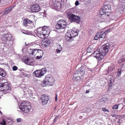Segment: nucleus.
<instances>
[{
  "instance_id": "1",
  "label": "nucleus",
  "mask_w": 125,
  "mask_h": 125,
  "mask_svg": "<svg viewBox=\"0 0 125 125\" xmlns=\"http://www.w3.org/2000/svg\"><path fill=\"white\" fill-rule=\"evenodd\" d=\"M51 32L49 28L46 26L42 27V29H37L35 32L36 35L41 39H45L48 37Z\"/></svg>"
},
{
  "instance_id": "2",
  "label": "nucleus",
  "mask_w": 125,
  "mask_h": 125,
  "mask_svg": "<svg viewBox=\"0 0 125 125\" xmlns=\"http://www.w3.org/2000/svg\"><path fill=\"white\" fill-rule=\"evenodd\" d=\"M79 31L76 28H74L71 31H68L65 36V38L68 42H70L73 41V38L77 36L78 34Z\"/></svg>"
},
{
  "instance_id": "3",
  "label": "nucleus",
  "mask_w": 125,
  "mask_h": 125,
  "mask_svg": "<svg viewBox=\"0 0 125 125\" xmlns=\"http://www.w3.org/2000/svg\"><path fill=\"white\" fill-rule=\"evenodd\" d=\"M84 73L82 68L79 69L74 73L73 80L76 82H79L83 79Z\"/></svg>"
},
{
  "instance_id": "4",
  "label": "nucleus",
  "mask_w": 125,
  "mask_h": 125,
  "mask_svg": "<svg viewBox=\"0 0 125 125\" xmlns=\"http://www.w3.org/2000/svg\"><path fill=\"white\" fill-rule=\"evenodd\" d=\"M111 11V7L110 5H105L103 8H101L99 11V16L101 17L102 18L105 15L108 16L109 15L107 13H110Z\"/></svg>"
},
{
  "instance_id": "5",
  "label": "nucleus",
  "mask_w": 125,
  "mask_h": 125,
  "mask_svg": "<svg viewBox=\"0 0 125 125\" xmlns=\"http://www.w3.org/2000/svg\"><path fill=\"white\" fill-rule=\"evenodd\" d=\"M19 108L22 112L24 113H27L29 112L31 108V105L29 102H23L21 103Z\"/></svg>"
},
{
  "instance_id": "6",
  "label": "nucleus",
  "mask_w": 125,
  "mask_h": 125,
  "mask_svg": "<svg viewBox=\"0 0 125 125\" xmlns=\"http://www.w3.org/2000/svg\"><path fill=\"white\" fill-rule=\"evenodd\" d=\"M54 80L53 77L50 75H48L46 77L42 83L43 86H52L54 83Z\"/></svg>"
},
{
  "instance_id": "7",
  "label": "nucleus",
  "mask_w": 125,
  "mask_h": 125,
  "mask_svg": "<svg viewBox=\"0 0 125 125\" xmlns=\"http://www.w3.org/2000/svg\"><path fill=\"white\" fill-rule=\"evenodd\" d=\"M0 88V91L4 92L5 93H9L11 89L10 84L7 82L1 83Z\"/></svg>"
},
{
  "instance_id": "8",
  "label": "nucleus",
  "mask_w": 125,
  "mask_h": 125,
  "mask_svg": "<svg viewBox=\"0 0 125 125\" xmlns=\"http://www.w3.org/2000/svg\"><path fill=\"white\" fill-rule=\"evenodd\" d=\"M66 26V21L64 20H60L57 21L56 27L57 29H65Z\"/></svg>"
},
{
  "instance_id": "9",
  "label": "nucleus",
  "mask_w": 125,
  "mask_h": 125,
  "mask_svg": "<svg viewBox=\"0 0 125 125\" xmlns=\"http://www.w3.org/2000/svg\"><path fill=\"white\" fill-rule=\"evenodd\" d=\"M46 72L45 70L42 69L41 70H37L33 73V75L36 77L39 78L44 75Z\"/></svg>"
},
{
  "instance_id": "10",
  "label": "nucleus",
  "mask_w": 125,
  "mask_h": 125,
  "mask_svg": "<svg viewBox=\"0 0 125 125\" xmlns=\"http://www.w3.org/2000/svg\"><path fill=\"white\" fill-rule=\"evenodd\" d=\"M49 97L47 95L44 94L41 96L40 99L41 103L42 105H46L49 100Z\"/></svg>"
},
{
  "instance_id": "11",
  "label": "nucleus",
  "mask_w": 125,
  "mask_h": 125,
  "mask_svg": "<svg viewBox=\"0 0 125 125\" xmlns=\"http://www.w3.org/2000/svg\"><path fill=\"white\" fill-rule=\"evenodd\" d=\"M95 53V57L99 61H101L104 58V55H105V54L103 52V54H102L100 52L98 51L96 52Z\"/></svg>"
},
{
  "instance_id": "12",
  "label": "nucleus",
  "mask_w": 125,
  "mask_h": 125,
  "mask_svg": "<svg viewBox=\"0 0 125 125\" xmlns=\"http://www.w3.org/2000/svg\"><path fill=\"white\" fill-rule=\"evenodd\" d=\"M39 49H30L28 50V52L30 55H33L36 57L37 54L38 52Z\"/></svg>"
},
{
  "instance_id": "13",
  "label": "nucleus",
  "mask_w": 125,
  "mask_h": 125,
  "mask_svg": "<svg viewBox=\"0 0 125 125\" xmlns=\"http://www.w3.org/2000/svg\"><path fill=\"white\" fill-rule=\"evenodd\" d=\"M110 44L108 43H107L103 45L102 47L103 49L104 50L103 52H103L105 54L108 52L110 49Z\"/></svg>"
},
{
  "instance_id": "14",
  "label": "nucleus",
  "mask_w": 125,
  "mask_h": 125,
  "mask_svg": "<svg viewBox=\"0 0 125 125\" xmlns=\"http://www.w3.org/2000/svg\"><path fill=\"white\" fill-rule=\"evenodd\" d=\"M33 59L32 58H23L22 59V61L26 64L31 65V64H32L33 62Z\"/></svg>"
},
{
  "instance_id": "15",
  "label": "nucleus",
  "mask_w": 125,
  "mask_h": 125,
  "mask_svg": "<svg viewBox=\"0 0 125 125\" xmlns=\"http://www.w3.org/2000/svg\"><path fill=\"white\" fill-rule=\"evenodd\" d=\"M124 10V8L121 5H119L117 6L116 11L117 13L122 14L123 13Z\"/></svg>"
},
{
  "instance_id": "16",
  "label": "nucleus",
  "mask_w": 125,
  "mask_h": 125,
  "mask_svg": "<svg viewBox=\"0 0 125 125\" xmlns=\"http://www.w3.org/2000/svg\"><path fill=\"white\" fill-rule=\"evenodd\" d=\"M31 8L33 12H36L40 10V6L38 4L33 5L31 6Z\"/></svg>"
},
{
  "instance_id": "17",
  "label": "nucleus",
  "mask_w": 125,
  "mask_h": 125,
  "mask_svg": "<svg viewBox=\"0 0 125 125\" xmlns=\"http://www.w3.org/2000/svg\"><path fill=\"white\" fill-rule=\"evenodd\" d=\"M32 23V21L30 20L28 18L24 19L23 21V24L24 26L26 27L28 25V24H31Z\"/></svg>"
},
{
  "instance_id": "18",
  "label": "nucleus",
  "mask_w": 125,
  "mask_h": 125,
  "mask_svg": "<svg viewBox=\"0 0 125 125\" xmlns=\"http://www.w3.org/2000/svg\"><path fill=\"white\" fill-rule=\"evenodd\" d=\"M43 53V52L42 50L39 49L36 56L37 59H39L41 58L42 56Z\"/></svg>"
},
{
  "instance_id": "19",
  "label": "nucleus",
  "mask_w": 125,
  "mask_h": 125,
  "mask_svg": "<svg viewBox=\"0 0 125 125\" xmlns=\"http://www.w3.org/2000/svg\"><path fill=\"white\" fill-rule=\"evenodd\" d=\"M6 75V73L3 69L0 68V79H2L5 77Z\"/></svg>"
},
{
  "instance_id": "20",
  "label": "nucleus",
  "mask_w": 125,
  "mask_h": 125,
  "mask_svg": "<svg viewBox=\"0 0 125 125\" xmlns=\"http://www.w3.org/2000/svg\"><path fill=\"white\" fill-rule=\"evenodd\" d=\"M114 69L115 68L113 65H110L108 67V70H106V71H104V74L107 75Z\"/></svg>"
},
{
  "instance_id": "21",
  "label": "nucleus",
  "mask_w": 125,
  "mask_h": 125,
  "mask_svg": "<svg viewBox=\"0 0 125 125\" xmlns=\"http://www.w3.org/2000/svg\"><path fill=\"white\" fill-rule=\"evenodd\" d=\"M4 38L5 41L6 42L11 41L12 40V36L10 34H5L4 36Z\"/></svg>"
},
{
  "instance_id": "22",
  "label": "nucleus",
  "mask_w": 125,
  "mask_h": 125,
  "mask_svg": "<svg viewBox=\"0 0 125 125\" xmlns=\"http://www.w3.org/2000/svg\"><path fill=\"white\" fill-rule=\"evenodd\" d=\"M42 43V46L46 47L49 45L51 42L49 40H45L43 41Z\"/></svg>"
},
{
  "instance_id": "23",
  "label": "nucleus",
  "mask_w": 125,
  "mask_h": 125,
  "mask_svg": "<svg viewBox=\"0 0 125 125\" xmlns=\"http://www.w3.org/2000/svg\"><path fill=\"white\" fill-rule=\"evenodd\" d=\"M68 16L69 19L72 21V20H74V18H76L77 17V16L72 13L69 14L68 15Z\"/></svg>"
},
{
  "instance_id": "24",
  "label": "nucleus",
  "mask_w": 125,
  "mask_h": 125,
  "mask_svg": "<svg viewBox=\"0 0 125 125\" xmlns=\"http://www.w3.org/2000/svg\"><path fill=\"white\" fill-rule=\"evenodd\" d=\"M52 2L54 6L57 7L60 4V1L59 0H52Z\"/></svg>"
},
{
  "instance_id": "25",
  "label": "nucleus",
  "mask_w": 125,
  "mask_h": 125,
  "mask_svg": "<svg viewBox=\"0 0 125 125\" xmlns=\"http://www.w3.org/2000/svg\"><path fill=\"white\" fill-rule=\"evenodd\" d=\"M73 19L74 20H72V21L78 23H79L80 21V18L78 16H77V18H74Z\"/></svg>"
},
{
  "instance_id": "26",
  "label": "nucleus",
  "mask_w": 125,
  "mask_h": 125,
  "mask_svg": "<svg viewBox=\"0 0 125 125\" xmlns=\"http://www.w3.org/2000/svg\"><path fill=\"white\" fill-rule=\"evenodd\" d=\"M12 10L11 8H7L5 10V12L3 13L4 15H6L8 14Z\"/></svg>"
},
{
  "instance_id": "27",
  "label": "nucleus",
  "mask_w": 125,
  "mask_h": 125,
  "mask_svg": "<svg viewBox=\"0 0 125 125\" xmlns=\"http://www.w3.org/2000/svg\"><path fill=\"white\" fill-rule=\"evenodd\" d=\"M109 30H107L105 31L104 32L102 33L101 35L100 38H104L105 37L106 34H107L108 32V31Z\"/></svg>"
},
{
  "instance_id": "28",
  "label": "nucleus",
  "mask_w": 125,
  "mask_h": 125,
  "mask_svg": "<svg viewBox=\"0 0 125 125\" xmlns=\"http://www.w3.org/2000/svg\"><path fill=\"white\" fill-rule=\"evenodd\" d=\"M121 71L122 68H120L118 69L117 73V76H116L117 77H118L120 76Z\"/></svg>"
},
{
  "instance_id": "29",
  "label": "nucleus",
  "mask_w": 125,
  "mask_h": 125,
  "mask_svg": "<svg viewBox=\"0 0 125 125\" xmlns=\"http://www.w3.org/2000/svg\"><path fill=\"white\" fill-rule=\"evenodd\" d=\"M57 49H56V52L58 53H59L62 49V47L60 45H58Z\"/></svg>"
},
{
  "instance_id": "30",
  "label": "nucleus",
  "mask_w": 125,
  "mask_h": 125,
  "mask_svg": "<svg viewBox=\"0 0 125 125\" xmlns=\"http://www.w3.org/2000/svg\"><path fill=\"white\" fill-rule=\"evenodd\" d=\"M119 104H115L114 105L112 108V109H118V106Z\"/></svg>"
},
{
  "instance_id": "31",
  "label": "nucleus",
  "mask_w": 125,
  "mask_h": 125,
  "mask_svg": "<svg viewBox=\"0 0 125 125\" xmlns=\"http://www.w3.org/2000/svg\"><path fill=\"white\" fill-rule=\"evenodd\" d=\"M0 124L2 125H6V121L4 119H3L2 120V121L1 122Z\"/></svg>"
},
{
  "instance_id": "32",
  "label": "nucleus",
  "mask_w": 125,
  "mask_h": 125,
  "mask_svg": "<svg viewBox=\"0 0 125 125\" xmlns=\"http://www.w3.org/2000/svg\"><path fill=\"white\" fill-rule=\"evenodd\" d=\"M102 33L100 32H98L96 35L99 38H100L101 35Z\"/></svg>"
},
{
  "instance_id": "33",
  "label": "nucleus",
  "mask_w": 125,
  "mask_h": 125,
  "mask_svg": "<svg viewBox=\"0 0 125 125\" xmlns=\"http://www.w3.org/2000/svg\"><path fill=\"white\" fill-rule=\"evenodd\" d=\"M102 110L104 112H109V111L107 109L103 107L102 108Z\"/></svg>"
},
{
  "instance_id": "34",
  "label": "nucleus",
  "mask_w": 125,
  "mask_h": 125,
  "mask_svg": "<svg viewBox=\"0 0 125 125\" xmlns=\"http://www.w3.org/2000/svg\"><path fill=\"white\" fill-rule=\"evenodd\" d=\"M12 69L13 71H16L18 69V67L16 66H14L13 67Z\"/></svg>"
},
{
  "instance_id": "35",
  "label": "nucleus",
  "mask_w": 125,
  "mask_h": 125,
  "mask_svg": "<svg viewBox=\"0 0 125 125\" xmlns=\"http://www.w3.org/2000/svg\"><path fill=\"white\" fill-rule=\"evenodd\" d=\"M108 86L109 87H111L112 86V84L111 81H110V82L108 84Z\"/></svg>"
},
{
  "instance_id": "36",
  "label": "nucleus",
  "mask_w": 125,
  "mask_h": 125,
  "mask_svg": "<svg viewBox=\"0 0 125 125\" xmlns=\"http://www.w3.org/2000/svg\"><path fill=\"white\" fill-rule=\"evenodd\" d=\"M119 3H123L125 2V0H119Z\"/></svg>"
},
{
  "instance_id": "37",
  "label": "nucleus",
  "mask_w": 125,
  "mask_h": 125,
  "mask_svg": "<svg viewBox=\"0 0 125 125\" xmlns=\"http://www.w3.org/2000/svg\"><path fill=\"white\" fill-rule=\"evenodd\" d=\"M121 101L123 102V104L125 103V97L123 98H122L121 99Z\"/></svg>"
},
{
  "instance_id": "38",
  "label": "nucleus",
  "mask_w": 125,
  "mask_h": 125,
  "mask_svg": "<svg viewBox=\"0 0 125 125\" xmlns=\"http://www.w3.org/2000/svg\"><path fill=\"white\" fill-rule=\"evenodd\" d=\"M75 5L76 6H78L79 4V3L78 1H76L75 3Z\"/></svg>"
},
{
  "instance_id": "39",
  "label": "nucleus",
  "mask_w": 125,
  "mask_h": 125,
  "mask_svg": "<svg viewBox=\"0 0 125 125\" xmlns=\"http://www.w3.org/2000/svg\"><path fill=\"white\" fill-rule=\"evenodd\" d=\"M17 122H20L21 121V119L20 118H17Z\"/></svg>"
},
{
  "instance_id": "40",
  "label": "nucleus",
  "mask_w": 125,
  "mask_h": 125,
  "mask_svg": "<svg viewBox=\"0 0 125 125\" xmlns=\"http://www.w3.org/2000/svg\"><path fill=\"white\" fill-rule=\"evenodd\" d=\"M55 101L56 102L57 100V95L56 94L55 95Z\"/></svg>"
},
{
  "instance_id": "41",
  "label": "nucleus",
  "mask_w": 125,
  "mask_h": 125,
  "mask_svg": "<svg viewBox=\"0 0 125 125\" xmlns=\"http://www.w3.org/2000/svg\"><path fill=\"white\" fill-rule=\"evenodd\" d=\"M98 38H99L96 35L94 37V39L95 40H97L98 39Z\"/></svg>"
},
{
  "instance_id": "42",
  "label": "nucleus",
  "mask_w": 125,
  "mask_h": 125,
  "mask_svg": "<svg viewBox=\"0 0 125 125\" xmlns=\"http://www.w3.org/2000/svg\"><path fill=\"white\" fill-rule=\"evenodd\" d=\"M89 90H86V92H85V94H86L88 93H89Z\"/></svg>"
},
{
  "instance_id": "43",
  "label": "nucleus",
  "mask_w": 125,
  "mask_h": 125,
  "mask_svg": "<svg viewBox=\"0 0 125 125\" xmlns=\"http://www.w3.org/2000/svg\"><path fill=\"white\" fill-rule=\"evenodd\" d=\"M30 74H27L26 75V76L28 77H29L30 76Z\"/></svg>"
},
{
  "instance_id": "44",
  "label": "nucleus",
  "mask_w": 125,
  "mask_h": 125,
  "mask_svg": "<svg viewBox=\"0 0 125 125\" xmlns=\"http://www.w3.org/2000/svg\"><path fill=\"white\" fill-rule=\"evenodd\" d=\"M89 1V0H84L83 1L84 2H88Z\"/></svg>"
},
{
  "instance_id": "45",
  "label": "nucleus",
  "mask_w": 125,
  "mask_h": 125,
  "mask_svg": "<svg viewBox=\"0 0 125 125\" xmlns=\"http://www.w3.org/2000/svg\"><path fill=\"white\" fill-rule=\"evenodd\" d=\"M91 48H90V47H89L88 48V49H87V51H89V49H90Z\"/></svg>"
},
{
  "instance_id": "46",
  "label": "nucleus",
  "mask_w": 125,
  "mask_h": 125,
  "mask_svg": "<svg viewBox=\"0 0 125 125\" xmlns=\"http://www.w3.org/2000/svg\"><path fill=\"white\" fill-rule=\"evenodd\" d=\"M115 115H113L112 116V117H114L115 116Z\"/></svg>"
},
{
  "instance_id": "47",
  "label": "nucleus",
  "mask_w": 125,
  "mask_h": 125,
  "mask_svg": "<svg viewBox=\"0 0 125 125\" xmlns=\"http://www.w3.org/2000/svg\"><path fill=\"white\" fill-rule=\"evenodd\" d=\"M0 113H1V114H2V113L0 111Z\"/></svg>"
},
{
  "instance_id": "48",
  "label": "nucleus",
  "mask_w": 125,
  "mask_h": 125,
  "mask_svg": "<svg viewBox=\"0 0 125 125\" xmlns=\"http://www.w3.org/2000/svg\"><path fill=\"white\" fill-rule=\"evenodd\" d=\"M88 52H90V51H88Z\"/></svg>"
},
{
  "instance_id": "49",
  "label": "nucleus",
  "mask_w": 125,
  "mask_h": 125,
  "mask_svg": "<svg viewBox=\"0 0 125 125\" xmlns=\"http://www.w3.org/2000/svg\"><path fill=\"white\" fill-rule=\"evenodd\" d=\"M56 119V118H55V119H54V120Z\"/></svg>"
}]
</instances>
